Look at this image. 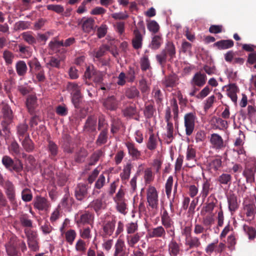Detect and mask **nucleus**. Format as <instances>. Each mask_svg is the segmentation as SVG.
Wrapping results in <instances>:
<instances>
[{
	"label": "nucleus",
	"mask_w": 256,
	"mask_h": 256,
	"mask_svg": "<svg viewBox=\"0 0 256 256\" xmlns=\"http://www.w3.org/2000/svg\"><path fill=\"white\" fill-rule=\"evenodd\" d=\"M146 200L152 209L156 210L158 204V192L156 188L153 186H149L146 190Z\"/></svg>",
	"instance_id": "39448f33"
},
{
	"label": "nucleus",
	"mask_w": 256,
	"mask_h": 256,
	"mask_svg": "<svg viewBox=\"0 0 256 256\" xmlns=\"http://www.w3.org/2000/svg\"><path fill=\"white\" fill-rule=\"evenodd\" d=\"M114 256H128V252L126 251V245L124 241L120 238L118 239L114 244Z\"/></svg>",
	"instance_id": "9d476101"
},
{
	"label": "nucleus",
	"mask_w": 256,
	"mask_h": 256,
	"mask_svg": "<svg viewBox=\"0 0 256 256\" xmlns=\"http://www.w3.org/2000/svg\"><path fill=\"white\" fill-rule=\"evenodd\" d=\"M168 250L171 256H176L179 254L180 248L175 241L172 240L169 244Z\"/></svg>",
	"instance_id": "c03bdc74"
},
{
	"label": "nucleus",
	"mask_w": 256,
	"mask_h": 256,
	"mask_svg": "<svg viewBox=\"0 0 256 256\" xmlns=\"http://www.w3.org/2000/svg\"><path fill=\"white\" fill-rule=\"evenodd\" d=\"M228 209L231 212H235L238 207L237 197L234 194H231L228 196Z\"/></svg>",
	"instance_id": "b1692460"
},
{
	"label": "nucleus",
	"mask_w": 256,
	"mask_h": 256,
	"mask_svg": "<svg viewBox=\"0 0 256 256\" xmlns=\"http://www.w3.org/2000/svg\"><path fill=\"white\" fill-rule=\"evenodd\" d=\"M28 64L30 68V72L32 74L36 72L42 68L40 62L36 58L29 60Z\"/></svg>",
	"instance_id": "bb28decb"
},
{
	"label": "nucleus",
	"mask_w": 256,
	"mask_h": 256,
	"mask_svg": "<svg viewBox=\"0 0 256 256\" xmlns=\"http://www.w3.org/2000/svg\"><path fill=\"white\" fill-rule=\"evenodd\" d=\"M142 36L140 32L137 29L134 30V38L132 40V44L135 49L140 48L142 46Z\"/></svg>",
	"instance_id": "f3484780"
},
{
	"label": "nucleus",
	"mask_w": 256,
	"mask_h": 256,
	"mask_svg": "<svg viewBox=\"0 0 256 256\" xmlns=\"http://www.w3.org/2000/svg\"><path fill=\"white\" fill-rule=\"evenodd\" d=\"M8 148L10 152L14 156H18L20 154V146L16 142H12Z\"/></svg>",
	"instance_id": "052dcab7"
},
{
	"label": "nucleus",
	"mask_w": 256,
	"mask_h": 256,
	"mask_svg": "<svg viewBox=\"0 0 256 256\" xmlns=\"http://www.w3.org/2000/svg\"><path fill=\"white\" fill-rule=\"evenodd\" d=\"M158 145V137L154 135L153 133H151L150 135V137L148 138L146 147L147 148L150 150H155Z\"/></svg>",
	"instance_id": "4c0bfd02"
},
{
	"label": "nucleus",
	"mask_w": 256,
	"mask_h": 256,
	"mask_svg": "<svg viewBox=\"0 0 256 256\" xmlns=\"http://www.w3.org/2000/svg\"><path fill=\"white\" fill-rule=\"evenodd\" d=\"M185 244L188 246L190 248H192L199 247L201 243L199 238L196 236H192L190 234L186 236Z\"/></svg>",
	"instance_id": "a211bd4d"
},
{
	"label": "nucleus",
	"mask_w": 256,
	"mask_h": 256,
	"mask_svg": "<svg viewBox=\"0 0 256 256\" xmlns=\"http://www.w3.org/2000/svg\"><path fill=\"white\" fill-rule=\"evenodd\" d=\"M132 169V164L130 163H127L124 166L122 172L120 174V176L122 180H127L129 178Z\"/></svg>",
	"instance_id": "79ce46f5"
},
{
	"label": "nucleus",
	"mask_w": 256,
	"mask_h": 256,
	"mask_svg": "<svg viewBox=\"0 0 256 256\" xmlns=\"http://www.w3.org/2000/svg\"><path fill=\"white\" fill-rule=\"evenodd\" d=\"M215 219L214 214H210L202 218V224L206 228V230H210L211 226L214 224Z\"/></svg>",
	"instance_id": "473e14b6"
},
{
	"label": "nucleus",
	"mask_w": 256,
	"mask_h": 256,
	"mask_svg": "<svg viewBox=\"0 0 256 256\" xmlns=\"http://www.w3.org/2000/svg\"><path fill=\"white\" fill-rule=\"evenodd\" d=\"M144 178L146 184H150L153 181L154 176L151 168H147L144 170Z\"/></svg>",
	"instance_id": "49530a36"
},
{
	"label": "nucleus",
	"mask_w": 256,
	"mask_h": 256,
	"mask_svg": "<svg viewBox=\"0 0 256 256\" xmlns=\"http://www.w3.org/2000/svg\"><path fill=\"white\" fill-rule=\"evenodd\" d=\"M73 202V200L68 194H65L58 204V207L70 210Z\"/></svg>",
	"instance_id": "393cba45"
},
{
	"label": "nucleus",
	"mask_w": 256,
	"mask_h": 256,
	"mask_svg": "<svg viewBox=\"0 0 256 256\" xmlns=\"http://www.w3.org/2000/svg\"><path fill=\"white\" fill-rule=\"evenodd\" d=\"M64 235L66 241L70 244H72L76 236V232L74 230L70 229L65 232Z\"/></svg>",
	"instance_id": "37998d69"
},
{
	"label": "nucleus",
	"mask_w": 256,
	"mask_h": 256,
	"mask_svg": "<svg viewBox=\"0 0 256 256\" xmlns=\"http://www.w3.org/2000/svg\"><path fill=\"white\" fill-rule=\"evenodd\" d=\"M163 42L161 35H155L152 38L150 46L153 50H157L160 48Z\"/></svg>",
	"instance_id": "f704fd0d"
},
{
	"label": "nucleus",
	"mask_w": 256,
	"mask_h": 256,
	"mask_svg": "<svg viewBox=\"0 0 256 256\" xmlns=\"http://www.w3.org/2000/svg\"><path fill=\"white\" fill-rule=\"evenodd\" d=\"M5 190V192L8 198L12 202L15 200V190L14 187L12 182L8 180H6L4 184L2 186Z\"/></svg>",
	"instance_id": "9b49d317"
},
{
	"label": "nucleus",
	"mask_w": 256,
	"mask_h": 256,
	"mask_svg": "<svg viewBox=\"0 0 256 256\" xmlns=\"http://www.w3.org/2000/svg\"><path fill=\"white\" fill-rule=\"evenodd\" d=\"M79 24L82 25L84 32L89 33L94 29V20L91 18H86L84 17L81 19Z\"/></svg>",
	"instance_id": "f8f14e48"
},
{
	"label": "nucleus",
	"mask_w": 256,
	"mask_h": 256,
	"mask_svg": "<svg viewBox=\"0 0 256 256\" xmlns=\"http://www.w3.org/2000/svg\"><path fill=\"white\" fill-rule=\"evenodd\" d=\"M148 29L152 32L156 33L160 28L158 24L155 20H151L148 24Z\"/></svg>",
	"instance_id": "680f3d73"
},
{
	"label": "nucleus",
	"mask_w": 256,
	"mask_h": 256,
	"mask_svg": "<svg viewBox=\"0 0 256 256\" xmlns=\"http://www.w3.org/2000/svg\"><path fill=\"white\" fill-rule=\"evenodd\" d=\"M166 235V232L162 226H158L151 230H148L146 236V238H164Z\"/></svg>",
	"instance_id": "1a4fd4ad"
},
{
	"label": "nucleus",
	"mask_w": 256,
	"mask_h": 256,
	"mask_svg": "<svg viewBox=\"0 0 256 256\" xmlns=\"http://www.w3.org/2000/svg\"><path fill=\"white\" fill-rule=\"evenodd\" d=\"M28 128V125L24 123L18 126L17 133L20 140H22L26 136H28L27 132Z\"/></svg>",
	"instance_id": "c9c22d12"
},
{
	"label": "nucleus",
	"mask_w": 256,
	"mask_h": 256,
	"mask_svg": "<svg viewBox=\"0 0 256 256\" xmlns=\"http://www.w3.org/2000/svg\"><path fill=\"white\" fill-rule=\"evenodd\" d=\"M47 67L51 66L59 68L60 66V60L54 56L50 58L49 61L46 64Z\"/></svg>",
	"instance_id": "603ef678"
},
{
	"label": "nucleus",
	"mask_w": 256,
	"mask_h": 256,
	"mask_svg": "<svg viewBox=\"0 0 256 256\" xmlns=\"http://www.w3.org/2000/svg\"><path fill=\"white\" fill-rule=\"evenodd\" d=\"M80 235L84 239L89 240L92 238L91 230L90 228L87 227L80 230Z\"/></svg>",
	"instance_id": "0e129e2a"
},
{
	"label": "nucleus",
	"mask_w": 256,
	"mask_h": 256,
	"mask_svg": "<svg viewBox=\"0 0 256 256\" xmlns=\"http://www.w3.org/2000/svg\"><path fill=\"white\" fill-rule=\"evenodd\" d=\"M124 193L121 189L119 190L114 198L116 204V208L120 213L125 215L128 212V204L124 198Z\"/></svg>",
	"instance_id": "7ed1b4c3"
},
{
	"label": "nucleus",
	"mask_w": 256,
	"mask_h": 256,
	"mask_svg": "<svg viewBox=\"0 0 256 256\" xmlns=\"http://www.w3.org/2000/svg\"><path fill=\"white\" fill-rule=\"evenodd\" d=\"M82 84L76 82H68L66 86V88L72 96V101L76 108L78 106L80 98L81 97Z\"/></svg>",
	"instance_id": "f03ea898"
},
{
	"label": "nucleus",
	"mask_w": 256,
	"mask_h": 256,
	"mask_svg": "<svg viewBox=\"0 0 256 256\" xmlns=\"http://www.w3.org/2000/svg\"><path fill=\"white\" fill-rule=\"evenodd\" d=\"M88 192L87 186L82 184H79L76 188L75 196L77 200H82Z\"/></svg>",
	"instance_id": "412c9836"
},
{
	"label": "nucleus",
	"mask_w": 256,
	"mask_h": 256,
	"mask_svg": "<svg viewBox=\"0 0 256 256\" xmlns=\"http://www.w3.org/2000/svg\"><path fill=\"white\" fill-rule=\"evenodd\" d=\"M115 228V222L108 221L105 223L102 227L104 234L106 236H111Z\"/></svg>",
	"instance_id": "c756f323"
},
{
	"label": "nucleus",
	"mask_w": 256,
	"mask_h": 256,
	"mask_svg": "<svg viewBox=\"0 0 256 256\" xmlns=\"http://www.w3.org/2000/svg\"><path fill=\"white\" fill-rule=\"evenodd\" d=\"M20 141L22 142V146L26 151L27 152H31L33 150L34 145L30 139L29 136H26L22 140Z\"/></svg>",
	"instance_id": "72a5a7b5"
},
{
	"label": "nucleus",
	"mask_w": 256,
	"mask_h": 256,
	"mask_svg": "<svg viewBox=\"0 0 256 256\" xmlns=\"http://www.w3.org/2000/svg\"><path fill=\"white\" fill-rule=\"evenodd\" d=\"M104 76V72L94 69L91 70L90 67L86 68L84 73V76L86 78H92L96 84L102 83Z\"/></svg>",
	"instance_id": "423d86ee"
},
{
	"label": "nucleus",
	"mask_w": 256,
	"mask_h": 256,
	"mask_svg": "<svg viewBox=\"0 0 256 256\" xmlns=\"http://www.w3.org/2000/svg\"><path fill=\"white\" fill-rule=\"evenodd\" d=\"M245 210L246 211V215L247 217L248 218V220H252L254 218L256 213L255 206L252 204L246 206L245 208Z\"/></svg>",
	"instance_id": "8fccbe9b"
},
{
	"label": "nucleus",
	"mask_w": 256,
	"mask_h": 256,
	"mask_svg": "<svg viewBox=\"0 0 256 256\" xmlns=\"http://www.w3.org/2000/svg\"><path fill=\"white\" fill-rule=\"evenodd\" d=\"M226 88L228 96L234 104H236L238 100L237 93L239 92L238 87L236 84H231L226 86Z\"/></svg>",
	"instance_id": "dca6fc26"
},
{
	"label": "nucleus",
	"mask_w": 256,
	"mask_h": 256,
	"mask_svg": "<svg viewBox=\"0 0 256 256\" xmlns=\"http://www.w3.org/2000/svg\"><path fill=\"white\" fill-rule=\"evenodd\" d=\"M16 70L19 76H24L26 73L28 68L24 60H19L16 64Z\"/></svg>",
	"instance_id": "cd10ccee"
},
{
	"label": "nucleus",
	"mask_w": 256,
	"mask_h": 256,
	"mask_svg": "<svg viewBox=\"0 0 256 256\" xmlns=\"http://www.w3.org/2000/svg\"><path fill=\"white\" fill-rule=\"evenodd\" d=\"M176 55V48L174 44L171 42H168L164 48L162 52L156 55V60L162 67H164L167 60L171 62L175 58Z\"/></svg>",
	"instance_id": "f257e3e1"
},
{
	"label": "nucleus",
	"mask_w": 256,
	"mask_h": 256,
	"mask_svg": "<svg viewBox=\"0 0 256 256\" xmlns=\"http://www.w3.org/2000/svg\"><path fill=\"white\" fill-rule=\"evenodd\" d=\"M48 10L54 11L58 14H60L64 12V8L60 4H48L46 6Z\"/></svg>",
	"instance_id": "e2e57ef3"
},
{
	"label": "nucleus",
	"mask_w": 256,
	"mask_h": 256,
	"mask_svg": "<svg viewBox=\"0 0 256 256\" xmlns=\"http://www.w3.org/2000/svg\"><path fill=\"white\" fill-rule=\"evenodd\" d=\"M214 120L215 123L217 124L216 127V128H218L220 130H224L228 128V124L227 121L219 118H215Z\"/></svg>",
	"instance_id": "6e6d98bb"
},
{
	"label": "nucleus",
	"mask_w": 256,
	"mask_h": 256,
	"mask_svg": "<svg viewBox=\"0 0 256 256\" xmlns=\"http://www.w3.org/2000/svg\"><path fill=\"white\" fill-rule=\"evenodd\" d=\"M142 234L140 232H136L132 234H126V240L127 244L130 248H134L135 245L140 240Z\"/></svg>",
	"instance_id": "aec40b11"
},
{
	"label": "nucleus",
	"mask_w": 256,
	"mask_h": 256,
	"mask_svg": "<svg viewBox=\"0 0 256 256\" xmlns=\"http://www.w3.org/2000/svg\"><path fill=\"white\" fill-rule=\"evenodd\" d=\"M32 198V195L28 188H24L22 192V198L23 201L28 202H30Z\"/></svg>",
	"instance_id": "13d9d810"
},
{
	"label": "nucleus",
	"mask_w": 256,
	"mask_h": 256,
	"mask_svg": "<svg viewBox=\"0 0 256 256\" xmlns=\"http://www.w3.org/2000/svg\"><path fill=\"white\" fill-rule=\"evenodd\" d=\"M216 202L217 200L216 198H213L211 201L208 202L204 208L205 211L210 213V214H212L216 206Z\"/></svg>",
	"instance_id": "338daca9"
},
{
	"label": "nucleus",
	"mask_w": 256,
	"mask_h": 256,
	"mask_svg": "<svg viewBox=\"0 0 256 256\" xmlns=\"http://www.w3.org/2000/svg\"><path fill=\"white\" fill-rule=\"evenodd\" d=\"M2 163L5 167L10 170H18L20 168H16L14 166V162L10 156H4L2 158ZM22 168L20 166V168Z\"/></svg>",
	"instance_id": "7c9ffc66"
},
{
	"label": "nucleus",
	"mask_w": 256,
	"mask_h": 256,
	"mask_svg": "<svg viewBox=\"0 0 256 256\" xmlns=\"http://www.w3.org/2000/svg\"><path fill=\"white\" fill-rule=\"evenodd\" d=\"M75 249L77 252L81 254H84L86 250V242L82 240L78 239L76 243Z\"/></svg>",
	"instance_id": "a18cd8bd"
},
{
	"label": "nucleus",
	"mask_w": 256,
	"mask_h": 256,
	"mask_svg": "<svg viewBox=\"0 0 256 256\" xmlns=\"http://www.w3.org/2000/svg\"><path fill=\"white\" fill-rule=\"evenodd\" d=\"M210 142L212 148L216 149H222L224 146L222 136L218 134H212L210 136Z\"/></svg>",
	"instance_id": "ddd939ff"
},
{
	"label": "nucleus",
	"mask_w": 256,
	"mask_h": 256,
	"mask_svg": "<svg viewBox=\"0 0 256 256\" xmlns=\"http://www.w3.org/2000/svg\"><path fill=\"white\" fill-rule=\"evenodd\" d=\"M128 148V154L134 159H138L141 154L140 152L138 150L134 144L128 142L125 144Z\"/></svg>",
	"instance_id": "6ab92c4d"
},
{
	"label": "nucleus",
	"mask_w": 256,
	"mask_h": 256,
	"mask_svg": "<svg viewBox=\"0 0 256 256\" xmlns=\"http://www.w3.org/2000/svg\"><path fill=\"white\" fill-rule=\"evenodd\" d=\"M34 207L39 210L46 211L50 207V204L44 198L38 196L34 201Z\"/></svg>",
	"instance_id": "2eb2a0df"
},
{
	"label": "nucleus",
	"mask_w": 256,
	"mask_h": 256,
	"mask_svg": "<svg viewBox=\"0 0 256 256\" xmlns=\"http://www.w3.org/2000/svg\"><path fill=\"white\" fill-rule=\"evenodd\" d=\"M174 126L172 123H168L166 125V132L164 139L168 144L170 143L174 139Z\"/></svg>",
	"instance_id": "58836bf2"
},
{
	"label": "nucleus",
	"mask_w": 256,
	"mask_h": 256,
	"mask_svg": "<svg viewBox=\"0 0 256 256\" xmlns=\"http://www.w3.org/2000/svg\"><path fill=\"white\" fill-rule=\"evenodd\" d=\"M118 105V101L114 96L108 98L104 102V107L109 110H114L116 109Z\"/></svg>",
	"instance_id": "5701e85b"
},
{
	"label": "nucleus",
	"mask_w": 256,
	"mask_h": 256,
	"mask_svg": "<svg viewBox=\"0 0 256 256\" xmlns=\"http://www.w3.org/2000/svg\"><path fill=\"white\" fill-rule=\"evenodd\" d=\"M126 228L127 234H136L138 230V224L136 222L128 223L126 226Z\"/></svg>",
	"instance_id": "09e8293b"
},
{
	"label": "nucleus",
	"mask_w": 256,
	"mask_h": 256,
	"mask_svg": "<svg viewBox=\"0 0 256 256\" xmlns=\"http://www.w3.org/2000/svg\"><path fill=\"white\" fill-rule=\"evenodd\" d=\"M210 186L211 184L210 181L206 179V180H204L202 186V190L200 194V196H202L203 200H205V198L209 194L210 190H212V188H211Z\"/></svg>",
	"instance_id": "a878e982"
},
{
	"label": "nucleus",
	"mask_w": 256,
	"mask_h": 256,
	"mask_svg": "<svg viewBox=\"0 0 256 256\" xmlns=\"http://www.w3.org/2000/svg\"><path fill=\"white\" fill-rule=\"evenodd\" d=\"M196 121L197 117L195 112H190L184 115V125L186 135L190 136L192 134Z\"/></svg>",
	"instance_id": "20e7f679"
},
{
	"label": "nucleus",
	"mask_w": 256,
	"mask_h": 256,
	"mask_svg": "<svg viewBox=\"0 0 256 256\" xmlns=\"http://www.w3.org/2000/svg\"><path fill=\"white\" fill-rule=\"evenodd\" d=\"M77 216L76 223L78 224H89L91 225L93 223L94 218V214L89 211H85L83 213L78 214Z\"/></svg>",
	"instance_id": "0eeeda50"
},
{
	"label": "nucleus",
	"mask_w": 256,
	"mask_h": 256,
	"mask_svg": "<svg viewBox=\"0 0 256 256\" xmlns=\"http://www.w3.org/2000/svg\"><path fill=\"white\" fill-rule=\"evenodd\" d=\"M186 160L192 162V166H188L189 167H192L195 165L196 162V151L194 148L190 146H188L187 148Z\"/></svg>",
	"instance_id": "c85d7f7f"
},
{
	"label": "nucleus",
	"mask_w": 256,
	"mask_h": 256,
	"mask_svg": "<svg viewBox=\"0 0 256 256\" xmlns=\"http://www.w3.org/2000/svg\"><path fill=\"white\" fill-rule=\"evenodd\" d=\"M176 78L172 76H169L164 78L162 81L163 85L166 88H172L176 85Z\"/></svg>",
	"instance_id": "a19ab883"
},
{
	"label": "nucleus",
	"mask_w": 256,
	"mask_h": 256,
	"mask_svg": "<svg viewBox=\"0 0 256 256\" xmlns=\"http://www.w3.org/2000/svg\"><path fill=\"white\" fill-rule=\"evenodd\" d=\"M140 68L142 70L145 71L150 68V62L147 56H143L140 62Z\"/></svg>",
	"instance_id": "864d4df0"
},
{
	"label": "nucleus",
	"mask_w": 256,
	"mask_h": 256,
	"mask_svg": "<svg viewBox=\"0 0 256 256\" xmlns=\"http://www.w3.org/2000/svg\"><path fill=\"white\" fill-rule=\"evenodd\" d=\"M173 184V178L172 176H170L166 184V192L168 197H169L172 192V186Z\"/></svg>",
	"instance_id": "bf43d9fd"
},
{
	"label": "nucleus",
	"mask_w": 256,
	"mask_h": 256,
	"mask_svg": "<svg viewBox=\"0 0 256 256\" xmlns=\"http://www.w3.org/2000/svg\"><path fill=\"white\" fill-rule=\"evenodd\" d=\"M122 112L124 116L131 117L136 114V110L135 106H130L124 109Z\"/></svg>",
	"instance_id": "5fc2aeb1"
},
{
	"label": "nucleus",
	"mask_w": 256,
	"mask_h": 256,
	"mask_svg": "<svg viewBox=\"0 0 256 256\" xmlns=\"http://www.w3.org/2000/svg\"><path fill=\"white\" fill-rule=\"evenodd\" d=\"M3 58L7 64H10L12 62L14 56L13 54L8 51L4 50L3 52Z\"/></svg>",
	"instance_id": "774afa93"
},
{
	"label": "nucleus",
	"mask_w": 256,
	"mask_h": 256,
	"mask_svg": "<svg viewBox=\"0 0 256 256\" xmlns=\"http://www.w3.org/2000/svg\"><path fill=\"white\" fill-rule=\"evenodd\" d=\"M16 244L14 242H10L6 246L8 254L10 256H15L17 254L16 250Z\"/></svg>",
	"instance_id": "3c124183"
},
{
	"label": "nucleus",
	"mask_w": 256,
	"mask_h": 256,
	"mask_svg": "<svg viewBox=\"0 0 256 256\" xmlns=\"http://www.w3.org/2000/svg\"><path fill=\"white\" fill-rule=\"evenodd\" d=\"M214 44L220 50H224L232 48L234 46V42L230 40H221Z\"/></svg>",
	"instance_id": "e433bc0d"
},
{
	"label": "nucleus",
	"mask_w": 256,
	"mask_h": 256,
	"mask_svg": "<svg viewBox=\"0 0 256 256\" xmlns=\"http://www.w3.org/2000/svg\"><path fill=\"white\" fill-rule=\"evenodd\" d=\"M206 80V75L200 72H198L194 76L190 83L194 86L202 87L205 84Z\"/></svg>",
	"instance_id": "4468645a"
},
{
	"label": "nucleus",
	"mask_w": 256,
	"mask_h": 256,
	"mask_svg": "<svg viewBox=\"0 0 256 256\" xmlns=\"http://www.w3.org/2000/svg\"><path fill=\"white\" fill-rule=\"evenodd\" d=\"M232 176L230 174L223 173L218 178V182L221 184L230 186Z\"/></svg>",
	"instance_id": "ea45409f"
},
{
	"label": "nucleus",
	"mask_w": 256,
	"mask_h": 256,
	"mask_svg": "<svg viewBox=\"0 0 256 256\" xmlns=\"http://www.w3.org/2000/svg\"><path fill=\"white\" fill-rule=\"evenodd\" d=\"M212 90L208 86H206L196 96V97L198 99H203L209 94Z\"/></svg>",
	"instance_id": "4d7b16f0"
},
{
	"label": "nucleus",
	"mask_w": 256,
	"mask_h": 256,
	"mask_svg": "<svg viewBox=\"0 0 256 256\" xmlns=\"http://www.w3.org/2000/svg\"><path fill=\"white\" fill-rule=\"evenodd\" d=\"M161 222L164 228L167 229V232L173 236L174 234V222L170 217L161 220Z\"/></svg>",
	"instance_id": "4be33fe9"
},
{
	"label": "nucleus",
	"mask_w": 256,
	"mask_h": 256,
	"mask_svg": "<svg viewBox=\"0 0 256 256\" xmlns=\"http://www.w3.org/2000/svg\"><path fill=\"white\" fill-rule=\"evenodd\" d=\"M88 207L93 210L98 216L101 213L102 210L106 209V204L102 198H96L91 202Z\"/></svg>",
	"instance_id": "6e6552de"
},
{
	"label": "nucleus",
	"mask_w": 256,
	"mask_h": 256,
	"mask_svg": "<svg viewBox=\"0 0 256 256\" xmlns=\"http://www.w3.org/2000/svg\"><path fill=\"white\" fill-rule=\"evenodd\" d=\"M26 106L28 111L31 114L34 112V109L37 106V100L35 96H29L26 100Z\"/></svg>",
	"instance_id": "2f4dec72"
},
{
	"label": "nucleus",
	"mask_w": 256,
	"mask_h": 256,
	"mask_svg": "<svg viewBox=\"0 0 256 256\" xmlns=\"http://www.w3.org/2000/svg\"><path fill=\"white\" fill-rule=\"evenodd\" d=\"M22 38L29 44H34L36 43V40L35 38L30 32H24L22 34Z\"/></svg>",
	"instance_id": "de8ad7c7"
},
{
	"label": "nucleus",
	"mask_w": 256,
	"mask_h": 256,
	"mask_svg": "<svg viewBox=\"0 0 256 256\" xmlns=\"http://www.w3.org/2000/svg\"><path fill=\"white\" fill-rule=\"evenodd\" d=\"M152 94L157 104H160L162 100V94L160 90L158 88H154L152 90Z\"/></svg>",
	"instance_id": "69168bd1"
}]
</instances>
